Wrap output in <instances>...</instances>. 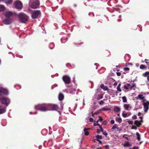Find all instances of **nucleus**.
<instances>
[{
  "mask_svg": "<svg viewBox=\"0 0 149 149\" xmlns=\"http://www.w3.org/2000/svg\"><path fill=\"white\" fill-rule=\"evenodd\" d=\"M104 103V102L103 100H101L100 101L99 104L100 105L103 104Z\"/></svg>",
  "mask_w": 149,
  "mask_h": 149,
  "instance_id": "nucleus-38",
  "label": "nucleus"
},
{
  "mask_svg": "<svg viewBox=\"0 0 149 149\" xmlns=\"http://www.w3.org/2000/svg\"><path fill=\"white\" fill-rule=\"evenodd\" d=\"M96 139H97V140L98 141L101 142V141H100L99 139H101L102 138V136L97 135L96 136Z\"/></svg>",
  "mask_w": 149,
  "mask_h": 149,
  "instance_id": "nucleus-22",
  "label": "nucleus"
},
{
  "mask_svg": "<svg viewBox=\"0 0 149 149\" xmlns=\"http://www.w3.org/2000/svg\"><path fill=\"white\" fill-rule=\"evenodd\" d=\"M49 104L43 103L41 104H38L35 107L36 110H39L42 111H46L49 110Z\"/></svg>",
  "mask_w": 149,
  "mask_h": 149,
  "instance_id": "nucleus-1",
  "label": "nucleus"
},
{
  "mask_svg": "<svg viewBox=\"0 0 149 149\" xmlns=\"http://www.w3.org/2000/svg\"><path fill=\"white\" fill-rule=\"evenodd\" d=\"M123 107L125 110L128 111L130 110L132 108V107L129 104H125Z\"/></svg>",
  "mask_w": 149,
  "mask_h": 149,
  "instance_id": "nucleus-11",
  "label": "nucleus"
},
{
  "mask_svg": "<svg viewBox=\"0 0 149 149\" xmlns=\"http://www.w3.org/2000/svg\"><path fill=\"white\" fill-rule=\"evenodd\" d=\"M99 120H97V121L96 123H98L99 122Z\"/></svg>",
  "mask_w": 149,
  "mask_h": 149,
  "instance_id": "nucleus-64",
  "label": "nucleus"
},
{
  "mask_svg": "<svg viewBox=\"0 0 149 149\" xmlns=\"http://www.w3.org/2000/svg\"><path fill=\"white\" fill-rule=\"evenodd\" d=\"M127 134H124L123 136V137H124L126 140H128L129 139L128 137L126 136H127Z\"/></svg>",
  "mask_w": 149,
  "mask_h": 149,
  "instance_id": "nucleus-41",
  "label": "nucleus"
},
{
  "mask_svg": "<svg viewBox=\"0 0 149 149\" xmlns=\"http://www.w3.org/2000/svg\"><path fill=\"white\" fill-rule=\"evenodd\" d=\"M100 87L103 89L104 91L108 90L109 89L108 87L104 86L103 84H102L100 86Z\"/></svg>",
  "mask_w": 149,
  "mask_h": 149,
  "instance_id": "nucleus-19",
  "label": "nucleus"
},
{
  "mask_svg": "<svg viewBox=\"0 0 149 149\" xmlns=\"http://www.w3.org/2000/svg\"><path fill=\"white\" fill-rule=\"evenodd\" d=\"M116 74H117V75L118 76H120L121 75V73L120 72H116Z\"/></svg>",
  "mask_w": 149,
  "mask_h": 149,
  "instance_id": "nucleus-51",
  "label": "nucleus"
},
{
  "mask_svg": "<svg viewBox=\"0 0 149 149\" xmlns=\"http://www.w3.org/2000/svg\"><path fill=\"white\" fill-rule=\"evenodd\" d=\"M113 85L115 86H116L117 85V83L116 82H115L113 84Z\"/></svg>",
  "mask_w": 149,
  "mask_h": 149,
  "instance_id": "nucleus-59",
  "label": "nucleus"
},
{
  "mask_svg": "<svg viewBox=\"0 0 149 149\" xmlns=\"http://www.w3.org/2000/svg\"><path fill=\"white\" fill-rule=\"evenodd\" d=\"M140 68L141 69H144L146 68V66L144 65L141 64L140 66Z\"/></svg>",
  "mask_w": 149,
  "mask_h": 149,
  "instance_id": "nucleus-34",
  "label": "nucleus"
},
{
  "mask_svg": "<svg viewBox=\"0 0 149 149\" xmlns=\"http://www.w3.org/2000/svg\"><path fill=\"white\" fill-rule=\"evenodd\" d=\"M5 7L3 5H0V12L3 11L4 10Z\"/></svg>",
  "mask_w": 149,
  "mask_h": 149,
  "instance_id": "nucleus-28",
  "label": "nucleus"
},
{
  "mask_svg": "<svg viewBox=\"0 0 149 149\" xmlns=\"http://www.w3.org/2000/svg\"><path fill=\"white\" fill-rule=\"evenodd\" d=\"M89 121L90 122H93V119L92 118H89Z\"/></svg>",
  "mask_w": 149,
  "mask_h": 149,
  "instance_id": "nucleus-45",
  "label": "nucleus"
},
{
  "mask_svg": "<svg viewBox=\"0 0 149 149\" xmlns=\"http://www.w3.org/2000/svg\"><path fill=\"white\" fill-rule=\"evenodd\" d=\"M41 12L38 10H35L31 12V17L33 19H35L41 15Z\"/></svg>",
  "mask_w": 149,
  "mask_h": 149,
  "instance_id": "nucleus-3",
  "label": "nucleus"
},
{
  "mask_svg": "<svg viewBox=\"0 0 149 149\" xmlns=\"http://www.w3.org/2000/svg\"><path fill=\"white\" fill-rule=\"evenodd\" d=\"M124 112H123L122 113V116L124 118H126L127 117V113H124Z\"/></svg>",
  "mask_w": 149,
  "mask_h": 149,
  "instance_id": "nucleus-35",
  "label": "nucleus"
},
{
  "mask_svg": "<svg viewBox=\"0 0 149 149\" xmlns=\"http://www.w3.org/2000/svg\"><path fill=\"white\" fill-rule=\"evenodd\" d=\"M100 129V132H104V130H103V129L102 128H101V129Z\"/></svg>",
  "mask_w": 149,
  "mask_h": 149,
  "instance_id": "nucleus-58",
  "label": "nucleus"
},
{
  "mask_svg": "<svg viewBox=\"0 0 149 149\" xmlns=\"http://www.w3.org/2000/svg\"><path fill=\"white\" fill-rule=\"evenodd\" d=\"M2 93H3L4 95H6L8 94V91L6 89H2Z\"/></svg>",
  "mask_w": 149,
  "mask_h": 149,
  "instance_id": "nucleus-29",
  "label": "nucleus"
},
{
  "mask_svg": "<svg viewBox=\"0 0 149 149\" xmlns=\"http://www.w3.org/2000/svg\"><path fill=\"white\" fill-rule=\"evenodd\" d=\"M77 6V5L76 4H74V6L75 7H76Z\"/></svg>",
  "mask_w": 149,
  "mask_h": 149,
  "instance_id": "nucleus-63",
  "label": "nucleus"
},
{
  "mask_svg": "<svg viewBox=\"0 0 149 149\" xmlns=\"http://www.w3.org/2000/svg\"><path fill=\"white\" fill-rule=\"evenodd\" d=\"M63 92L66 93H68V90L67 89L63 90Z\"/></svg>",
  "mask_w": 149,
  "mask_h": 149,
  "instance_id": "nucleus-49",
  "label": "nucleus"
},
{
  "mask_svg": "<svg viewBox=\"0 0 149 149\" xmlns=\"http://www.w3.org/2000/svg\"><path fill=\"white\" fill-rule=\"evenodd\" d=\"M141 113L140 112H139L138 113V116H140L141 115Z\"/></svg>",
  "mask_w": 149,
  "mask_h": 149,
  "instance_id": "nucleus-60",
  "label": "nucleus"
},
{
  "mask_svg": "<svg viewBox=\"0 0 149 149\" xmlns=\"http://www.w3.org/2000/svg\"><path fill=\"white\" fill-rule=\"evenodd\" d=\"M142 102L143 106L144 111L146 113L149 109V101L146 99H144L142 101Z\"/></svg>",
  "mask_w": 149,
  "mask_h": 149,
  "instance_id": "nucleus-4",
  "label": "nucleus"
},
{
  "mask_svg": "<svg viewBox=\"0 0 149 149\" xmlns=\"http://www.w3.org/2000/svg\"><path fill=\"white\" fill-rule=\"evenodd\" d=\"M128 123L129 124L132 125L133 123V121L132 120H128L127 121Z\"/></svg>",
  "mask_w": 149,
  "mask_h": 149,
  "instance_id": "nucleus-37",
  "label": "nucleus"
},
{
  "mask_svg": "<svg viewBox=\"0 0 149 149\" xmlns=\"http://www.w3.org/2000/svg\"><path fill=\"white\" fill-rule=\"evenodd\" d=\"M6 111V107L1 108V106L0 105V114L4 113Z\"/></svg>",
  "mask_w": 149,
  "mask_h": 149,
  "instance_id": "nucleus-18",
  "label": "nucleus"
},
{
  "mask_svg": "<svg viewBox=\"0 0 149 149\" xmlns=\"http://www.w3.org/2000/svg\"><path fill=\"white\" fill-rule=\"evenodd\" d=\"M136 135L137 136V139L139 141L141 139L140 135V134L138 132H136Z\"/></svg>",
  "mask_w": 149,
  "mask_h": 149,
  "instance_id": "nucleus-30",
  "label": "nucleus"
},
{
  "mask_svg": "<svg viewBox=\"0 0 149 149\" xmlns=\"http://www.w3.org/2000/svg\"><path fill=\"white\" fill-rule=\"evenodd\" d=\"M89 129L87 128H85L84 129V134L86 136H87L88 135L89 133L87 131V130H88Z\"/></svg>",
  "mask_w": 149,
  "mask_h": 149,
  "instance_id": "nucleus-24",
  "label": "nucleus"
},
{
  "mask_svg": "<svg viewBox=\"0 0 149 149\" xmlns=\"http://www.w3.org/2000/svg\"><path fill=\"white\" fill-rule=\"evenodd\" d=\"M103 134L104 135L106 136L107 135V133L106 132V131H104L102 132Z\"/></svg>",
  "mask_w": 149,
  "mask_h": 149,
  "instance_id": "nucleus-47",
  "label": "nucleus"
},
{
  "mask_svg": "<svg viewBox=\"0 0 149 149\" xmlns=\"http://www.w3.org/2000/svg\"><path fill=\"white\" fill-rule=\"evenodd\" d=\"M4 24H11L12 22V19L11 18H8L4 19L3 20Z\"/></svg>",
  "mask_w": 149,
  "mask_h": 149,
  "instance_id": "nucleus-10",
  "label": "nucleus"
},
{
  "mask_svg": "<svg viewBox=\"0 0 149 149\" xmlns=\"http://www.w3.org/2000/svg\"><path fill=\"white\" fill-rule=\"evenodd\" d=\"M58 99L60 101L62 100L64 98V96L63 94L60 93L58 96Z\"/></svg>",
  "mask_w": 149,
  "mask_h": 149,
  "instance_id": "nucleus-17",
  "label": "nucleus"
},
{
  "mask_svg": "<svg viewBox=\"0 0 149 149\" xmlns=\"http://www.w3.org/2000/svg\"><path fill=\"white\" fill-rule=\"evenodd\" d=\"M124 88L126 90H127L128 89V87L126 85H125L124 86Z\"/></svg>",
  "mask_w": 149,
  "mask_h": 149,
  "instance_id": "nucleus-46",
  "label": "nucleus"
},
{
  "mask_svg": "<svg viewBox=\"0 0 149 149\" xmlns=\"http://www.w3.org/2000/svg\"><path fill=\"white\" fill-rule=\"evenodd\" d=\"M123 101L124 102H127V99L126 97L125 96H123L122 97Z\"/></svg>",
  "mask_w": 149,
  "mask_h": 149,
  "instance_id": "nucleus-33",
  "label": "nucleus"
},
{
  "mask_svg": "<svg viewBox=\"0 0 149 149\" xmlns=\"http://www.w3.org/2000/svg\"><path fill=\"white\" fill-rule=\"evenodd\" d=\"M136 87V84L135 83L134 84L132 85H131L130 87V90L133 89L135 90Z\"/></svg>",
  "mask_w": 149,
  "mask_h": 149,
  "instance_id": "nucleus-26",
  "label": "nucleus"
},
{
  "mask_svg": "<svg viewBox=\"0 0 149 149\" xmlns=\"http://www.w3.org/2000/svg\"><path fill=\"white\" fill-rule=\"evenodd\" d=\"M62 79L65 84H69L70 82V79L67 75H65L63 76Z\"/></svg>",
  "mask_w": 149,
  "mask_h": 149,
  "instance_id": "nucleus-9",
  "label": "nucleus"
},
{
  "mask_svg": "<svg viewBox=\"0 0 149 149\" xmlns=\"http://www.w3.org/2000/svg\"><path fill=\"white\" fill-rule=\"evenodd\" d=\"M54 47V45L53 43H51L49 45V47L51 49H53Z\"/></svg>",
  "mask_w": 149,
  "mask_h": 149,
  "instance_id": "nucleus-31",
  "label": "nucleus"
},
{
  "mask_svg": "<svg viewBox=\"0 0 149 149\" xmlns=\"http://www.w3.org/2000/svg\"><path fill=\"white\" fill-rule=\"evenodd\" d=\"M29 4V6L33 9L38 8L40 4V2L38 0H30Z\"/></svg>",
  "mask_w": 149,
  "mask_h": 149,
  "instance_id": "nucleus-2",
  "label": "nucleus"
},
{
  "mask_svg": "<svg viewBox=\"0 0 149 149\" xmlns=\"http://www.w3.org/2000/svg\"><path fill=\"white\" fill-rule=\"evenodd\" d=\"M124 70L125 71H128V70H129L130 69L128 67H126V68H124Z\"/></svg>",
  "mask_w": 149,
  "mask_h": 149,
  "instance_id": "nucleus-40",
  "label": "nucleus"
},
{
  "mask_svg": "<svg viewBox=\"0 0 149 149\" xmlns=\"http://www.w3.org/2000/svg\"><path fill=\"white\" fill-rule=\"evenodd\" d=\"M146 63V64L147 65H148L149 66V61H145Z\"/></svg>",
  "mask_w": 149,
  "mask_h": 149,
  "instance_id": "nucleus-55",
  "label": "nucleus"
},
{
  "mask_svg": "<svg viewBox=\"0 0 149 149\" xmlns=\"http://www.w3.org/2000/svg\"><path fill=\"white\" fill-rule=\"evenodd\" d=\"M2 104H3L6 107L10 102V100L7 97H3L0 98Z\"/></svg>",
  "mask_w": 149,
  "mask_h": 149,
  "instance_id": "nucleus-5",
  "label": "nucleus"
},
{
  "mask_svg": "<svg viewBox=\"0 0 149 149\" xmlns=\"http://www.w3.org/2000/svg\"><path fill=\"white\" fill-rule=\"evenodd\" d=\"M116 120L119 123H121L122 121V119L120 117H116Z\"/></svg>",
  "mask_w": 149,
  "mask_h": 149,
  "instance_id": "nucleus-23",
  "label": "nucleus"
},
{
  "mask_svg": "<svg viewBox=\"0 0 149 149\" xmlns=\"http://www.w3.org/2000/svg\"><path fill=\"white\" fill-rule=\"evenodd\" d=\"M114 123H115V121H114V120H111L110 122V123L111 125L113 124Z\"/></svg>",
  "mask_w": 149,
  "mask_h": 149,
  "instance_id": "nucleus-39",
  "label": "nucleus"
},
{
  "mask_svg": "<svg viewBox=\"0 0 149 149\" xmlns=\"http://www.w3.org/2000/svg\"><path fill=\"white\" fill-rule=\"evenodd\" d=\"M98 126H99V127L100 129L102 128L101 125L100 124V125H98Z\"/></svg>",
  "mask_w": 149,
  "mask_h": 149,
  "instance_id": "nucleus-57",
  "label": "nucleus"
},
{
  "mask_svg": "<svg viewBox=\"0 0 149 149\" xmlns=\"http://www.w3.org/2000/svg\"><path fill=\"white\" fill-rule=\"evenodd\" d=\"M100 129H97V133H98V134L100 133Z\"/></svg>",
  "mask_w": 149,
  "mask_h": 149,
  "instance_id": "nucleus-52",
  "label": "nucleus"
},
{
  "mask_svg": "<svg viewBox=\"0 0 149 149\" xmlns=\"http://www.w3.org/2000/svg\"><path fill=\"white\" fill-rule=\"evenodd\" d=\"M117 91L119 92H121V90L120 87H117Z\"/></svg>",
  "mask_w": 149,
  "mask_h": 149,
  "instance_id": "nucleus-42",
  "label": "nucleus"
},
{
  "mask_svg": "<svg viewBox=\"0 0 149 149\" xmlns=\"http://www.w3.org/2000/svg\"><path fill=\"white\" fill-rule=\"evenodd\" d=\"M132 118L133 119H135L137 118V117L136 116L134 115L132 116Z\"/></svg>",
  "mask_w": 149,
  "mask_h": 149,
  "instance_id": "nucleus-48",
  "label": "nucleus"
},
{
  "mask_svg": "<svg viewBox=\"0 0 149 149\" xmlns=\"http://www.w3.org/2000/svg\"><path fill=\"white\" fill-rule=\"evenodd\" d=\"M103 98V95L102 94H98L97 95V99L99 100L102 99Z\"/></svg>",
  "mask_w": 149,
  "mask_h": 149,
  "instance_id": "nucleus-21",
  "label": "nucleus"
},
{
  "mask_svg": "<svg viewBox=\"0 0 149 149\" xmlns=\"http://www.w3.org/2000/svg\"><path fill=\"white\" fill-rule=\"evenodd\" d=\"M13 13L12 12L8 11L5 14V16L8 18H10L13 15Z\"/></svg>",
  "mask_w": 149,
  "mask_h": 149,
  "instance_id": "nucleus-13",
  "label": "nucleus"
},
{
  "mask_svg": "<svg viewBox=\"0 0 149 149\" xmlns=\"http://www.w3.org/2000/svg\"><path fill=\"white\" fill-rule=\"evenodd\" d=\"M98 120L100 122H101L103 120L102 118V117L99 116V119Z\"/></svg>",
  "mask_w": 149,
  "mask_h": 149,
  "instance_id": "nucleus-43",
  "label": "nucleus"
},
{
  "mask_svg": "<svg viewBox=\"0 0 149 149\" xmlns=\"http://www.w3.org/2000/svg\"><path fill=\"white\" fill-rule=\"evenodd\" d=\"M102 110L104 111H107L110 110V109L109 108L104 107L102 108Z\"/></svg>",
  "mask_w": 149,
  "mask_h": 149,
  "instance_id": "nucleus-36",
  "label": "nucleus"
},
{
  "mask_svg": "<svg viewBox=\"0 0 149 149\" xmlns=\"http://www.w3.org/2000/svg\"><path fill=\"white\" fill-rule=\"evenodd\" d=\"M121 84H120H120H118V86H117V87H120V86H121Z\"/></svg>",
  "mask_w": 149,
  "mask_h": 149,
  "instance_id": "nucleus-61",
  "label": "nucleus"
},
{
  "mask_svg": "<svg viewBox=\"0 0 149 149\" xmlns=\"http://www.w3.org/2000/svg\"><path fill=\"white\" fill-rule=\"evenodd\" d=\"M121 109L120 107L116 106H115L113 107V111L116 112H119L120 111Z\"/></svg>",
  "mask_w": 149,
  "mask_h": 149,
  "instance_id": "nucleus-15",
  "label": "nucleus"
},
{
  "mask_svg": "<svg viewBox=\"0 0 149 149\" xmlns=\"http://www.w3.org/2000/svg\"><path fill=\"white\" fill-rule=\"evenodd\" d=\"M67 40V39L66 38H63L61 39V41L62 43H64Z\"/></svg>",
  "mask_w": 149,
  "mask_h": 149,
  "instance_id": "nucleus-27",
  "label": "nucleus"
},
{
  "mask_svg": "<svg viewBox=\"0 0 149 149\" xmlns=\"http://www.w3.org/2000/svg\"><path fill=\"white\" fill-rule=\"evenodd\" d=\"M126 85L128 87H130L131 86V84H130L129 83H127L126 84Z\"/></svg>",
  "mask_w": 149,
  "mask_h": 149,
  "instance_id": "nucleus-53",
  "label": "nucleus"
},
{
  "mask_svg": "<svg viewBox=\"0 0 149 149\" xmlns=\"http://www.w3.org/2000/svg\"><path fill=\"white\" fill-rule=\"evenodd\" d=\"M132 129H133L135 130H136L137 129V127L136 126L133 125L132 126Z\"/></svg>",
  "mask_w": 149,
  "mask_h": 149,
  "instance_id": "nucleus-44",
  "label": "nucleus"
},
{
  "mask_svg": "<svg viewBox=\"0 0 149 149\" xmlns=\"http://www.w3.org/2000/svg\"><path fill=\"white\" fill-rule=\"evenodd\" d=\"M13 1V0H6L5 1V2L7 4H11Z\"/></svg>",
  "mask_w": 149,
  "mask_h": 149,
  "instance_id": "nucleus-25",
  "label": "nucleus"
},
{
  "mask_svg": "<svg viewBox=\"0 0 149 149\" xmlns=\"http://www.w3.org/2000/svg\"><path fill=\"white\" fill-rule=\"evenodd\" d=\"M19 16L21 21L23 23H25L28 20V18L24 14L21 13L19 14Z\"/></svg>",
  "mask_w": 149,
  "mask_h": 149,
  "instance_id": "nucleus-7",
  "label": "nucleus"
},
{
  "mask_svg": "<svg viewBox=\"0 0 149 149\" xmlns=\"http://www.w3.org/2000/svg\"><path fill=\"white\" fill-rule=\"evenodd\" d=\"M132 149H138V147L134 146Z\"/></svg>",
  "mask_w": 149,
  "mask_h": 149,
  "instance_id": "nucleus-54",
  "label": "nucleus"
},
{
  "mask_svg": "<svg viewBox=\"0 0 149 149\" xmlns=\"http://www.w3.org/2000/svg\"><path fill=\"white\" fill-rule=\"evenodd\" d=\"M139 118L141 119V121H139L137 120H136L135 121V122H134V124L135 125H136V126H137L138 127H139L141 125V122H143L142 120V117L140 116L139 117Z\"/></svg>",
  "mask_w": 149,
  "mask_h": 149,
  "instance_id": "nucleus-12",
  "label": "nucleus"
},
{
  "mask_svg": "<svg viewBox=\"0 0 149 149\" xmlns=\"http://www.w3.org/2000/svg\"><path fill=\"white\" fill-rule=\"evenodd\" d=\"M118 125L117 124H114L112 127L111 129H117L118 130H119V128L117 127Z\"/></svg>",
  "mask_w": 149,
  "mask_h": 149,
  "instance_id": "nucleus-32",
  "label": "nucleus"
},
{
  "mask_svg": "<svg viewBox=\"0 0 149 149\" xmlns=\"http://www.w3.org/2000/svg\"><path fill=\"white\" fill-rule=\"evenodd\" d=\"M49 110H57L58 109V106L55 104H49Z\"/></svg>",
  "mask_w": 149,
  "mask_h": 149,
  "instance_id": "nucleus-8",
  "label": "nucleus"
},
{
  "mask_svg": "<svg viewBox=\"0 0 149 149\" xmlns=\"http://www.w3.org/2000/svg\"><path fill=\"white\" fill-rule=\"evenodd\" d=\"M86 27L88 29H89L90 28V26H89L87 25L86 26Z\"/></svg>",
  "mask_w": 149,
  "mask_h": 149,
  "instance_id": "nucleus-56",
  "label": "nucleus"
},
{
  "mask_svg": "<svg viewBox=\"0 0 149 149\" xmlns=\"http://www.w3.org/2000/svg\"><path fill=\"white\" fill-rule=\"evenodd\" d=\"M98 125H100V124L98 123H94L93 124V126H98Z\"/></svg>",
  "mask_w": 149,
  "mask_h": 149,
  "instance_id": "nucleus-50",
  "label": "nucleus"
},
{
  "mask_svg": "<svg viewBox=\"0 0 149 149\" xmlns=\"http://www.w3.org/2000/svg\"><path fill=\"white\" fill-rule=\"evenodd\" d=\"M143 75L145 77H147V81H149V71H147L143 74Z\"/></svg>",
  "mask_w": 149,
  "mask_h": 149,
  "instance_id": "nucleus-14",
  "label": "nucleus"
},
{
  "mask_svg": "<svg viewBox=\"0 0 149 149\" xmlns=\"http://www.w3.org/2000/svg\"><path fill=\"white\" fill-rule=\"evenodd\" d=\"M149 61V60H148H148H147V59H145V61Z\"/></svg>",
  "mask_w": 149,
  "mask_h": 149,
  "instance_id": "nucleus-62",
  "label": "nucleus"
},
{
  "mask_svg": "<svg viewBox=\"0 0 149 149\" xmlns=\"http://www.w3.org/2000/svg\"><path fill=\"white\" fill-rule=\"evenodd\" d=\"M14 6L18 9H21L23 8V5L22 2L20 1L17 0L14 3Z\"/></svg>",
  "mask_w": 149,
  "mask_h": 149,
  "instance_id": "nucleus-6",
  "label": "nucleus"
},
{
  "mask_svg": "<svg viewBox=\"0 0 149 149\" xmlns=\"http://www.w3.org/2000/svg\"><path fill=\"white\" fill-rule=\"evenodd\" d=\"M145 97L143 96V95L142 94H139L138 96L136 97H135V98L136 100H138L139 99H140V100H142L144 99H144Z\"/></svg>",
  "mask_w": 149,
  "mask_h": 149,
  "instance_id": "nucleus-16",
  "label": "nucleus"
},
{
  "mask_svg": "<svg viewBox=\"0 0 149 149\" xmlns=\"http://www.w3.org/2000/svg\"><path fill=\"white\" fill-rule=\"evenodd\" d=\"M131 144L130 143L126 141L124 144L123 146L124 147H129L131 146Z\"/></svg>",
  "mask_w": 149,
  "mask_h": 149,
  "instance_id": "nucleus-20",
  "label": "nucleus"
}]
</instances>
